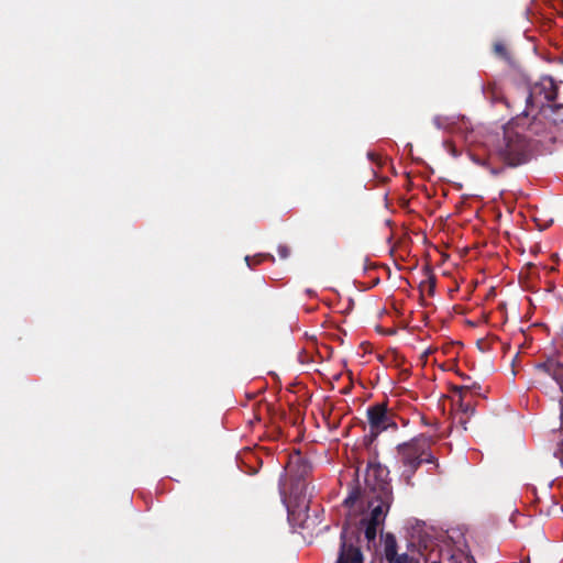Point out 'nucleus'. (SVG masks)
Returning a JSON list of instances; mask_svg holds the SVG:
<instances>
[{
    "instance_id": "obj_1",
    "label": "nucleus",
    "mask_w": 563,
    "mask_h": 563,
    "mask_svg": "<svg viewBox=\"0 0 563 563\" xmlns=\"http://www.w3.org/2000/svg\"><path fill=\"white\" fill-rule=\"evenodd\" d=\"M388 476L389 470L387 466L375 460L368 461L364 489L367 497L368 512L360 521L368 542L376 539L377 529L384 523L394 501L393 486Z\"/></svg>"
},
{
    "instance_id": "obj_2",
    "label": "nucleus",
    "mask_w": 563,
    "mask_h": 563,
    "mask_svg": "<svg viewBox=\"0 0 563 563\" xmlns=\"http://www.w3.org/2000/svg\"><path fill=\"white\" fill-rule=\"evenodd\" d=\"M525 118L512 119L503 129V135L496 139L490 156L506 167H518L528 163L532 155L531 139L525 133Z\"/></svg>"
},
{
    "instance_id": "obj_3",
    "label": "nucleus",
    "mask_w": 563,
    "mask_h": 563,
    "mask_svg": "<svg viewBox=\"0 0 563 563\" xmlns=\"http://www.w3.org/2000/svg\"><path fill=\"white\" fill-rule=\"evenodd\" d=\"M432 437L420 434L396 446V460L400 478L408 486H413V476L423 464H437V457L431 452Z\"/></svg>"
},
{
    "instance_id": "obj_4",
    "label": "nucleus",
    "mask_w": 563,
    "mask_h": 563,
    "mask_svg": "<svg viewBox=\"0 0 563 563\" xmlns=\"http://www.w3.org/2000/svg\"><path fill=\"white\" fill-rule=\"evenodd\" d=\"M558 95V86L553 78L543 76L538 81L528 87L526 96V109L522 111V117L527 119L533 109L540 112L544 110L549 102L554 101Z\"/></svg>"
},
{
    "instance_id": "obj_5",
    "label": "nucleus",
    "mask_w": 563,
    "mask_h": 563,
    "mask_svg": "<svg viewBox=\"0 0 563 563\" xmlns=\"http://www.w3.org/2000/svg\"><path fill=\"white\" fill-rule=\"evenodd\" d=\"M363 563L364 556L358 545V537L349 534L344 528L340 534V550L336 562Z\"/></svg>"
},
{
    "instance_id": "obj_6",
    "label": "nucleus",
    "mask_w": 563,
    "mask_h": 563,
    "mask_svg": "<svg viewBox=\"0 0 563 563\" xmlns=\"http://www.w3.org/2000/svg\"><path fill=\"white\" fill-rule=\"evenodd\" d=\"M416 544L410 542L407 552L398 553V544L394 534L387 533L384 540V556L388 563H420V559L413 554Z\"/></svg>"
},
{
    "instance_id": "obj_7",
    "label": "nucleus",
    "mask_w": 563,
    "mask_h": 563,
    "mask_svg": "<svg viewBox=\"0 0 563 563\" xmlns=\"http://www.w3.org/2000/svg\"><path fill=\"white\" fill-rule=\"evenodd\" d=\"M366 413L371 433L375 437L389 427L397 428V424L393 421V415L388 411L385 404L369 406Z\"/></svg>"
},
{
    "instance_id": "obj_8",
    "label": "nucleus",
    "mask_w": 563,
    "mask_h": 563,
    "mask_svg": "<svg viewBox=\"0 0 563 563\" xmlns=\"http://www.w3.org/2000/svg\"><path fill=\"white\" fill-rule=\"evenodd\" d=\"M288 470L291 476L296 479H305L312 471L310 461L305 457L299 451L289 455Z\"/></svg>"
},
{
    "instance_id": "obj_9",
    "label": "nucleus",
    "mask_w": 563,
    "mask_h": 563,
    "mask_svg": "<svg viewBox=\"0 0 563 563\" xmlns=\"http://www.w3.org/2000/svg\"><path fill=\"white\" fill-rule=\"evenodd\" d=\"M484 96L492 103L503 102L507 108H511L509 99L505 96L503 88L497 82H488L484 87Z\"/></svg>"
},
{
    "instance_id": "obj_10",
    "label": "nucleus",
    "mask_w": 563,
    "mask_h": 563,
    "mask_svg": "<svg viewBox=\"0 0 563 563\" xmlns=\"http://www.w3.org/2000/svg\"><path fill=\"white\" fill-rule=\"evenodd\" d=\"M537 369L550 375L560 385L563 382V364L548 360L537 365Z\"/></svg>"
},
{
    "instance_id": "obj_11",
    "label": "nucleus",
    "mask_w": 563,
    "mask_h": 563,
    "mask_svg": "<svg viewBox=\"0 0 563 563\" xmlns=\"http://www.w3.org/2000/svg\"><path fill=\"white\" fill-rule=\"evenodd\" d=\"M541 112L553 125L563 128V103L548 106Z\"/></svg>"
},
{
    "instance_id": "obj_12",
    "label": "nucleus",
    "mask_w": 563,
    "mask_h": 563,
    "mask_svg": "<svg viewBox=\"0 0 563 563\" xmlns=\"http://www.w3.org/2000/svg\"><path fill=\"white\" fill-rule=\"evenodd\" d=\"M275 262V257L269 253H260L253 257L245 256V263L250 268H254L256 265H260L264 261Z\"/></svg>"
},
{
    "instance_id": "obj_13",
    "label": "nucleus",
    "mask_w": 563,
    "mask_h": 563,
    "mask_svg": "<svg viewBox=\"0 0 563 563\" xmlns=\"http://www.w3.org/2000/svg\"><path fill=\"white\" fill-rule=\"evenodd\" d=\"M361 496V490L360 488H353L350 494L347 495V497L344 499L343 504L347 507H352L360 498Z\"/></svg>"
},
{
    "instance_id": "obj_14",
    "label": "nucleus",
    "mask_w": 563,
    "mask_h": 563,
    "mask_svg": "<svg viewBox=\"0 0 563 563\" xmlns=\"http://www.w3.org/2000/svg\"><path fill=\"white\" fill-rule=\"evenodd\" d=\"M494 53L503 59H509L507 47L501 42H497L494 44Z\"/></svg>"
},
{
    "instance_id": "obj_15",
    "label": "nucleus",
    "mask_w": 563,
    "mask_h": 563,
    "mask_svg": "<svg viewBox=\"0 0 563 563\" xmlns=\"http://www.w3.org/2000/svg\"><path fill=\"white\" fill-rule=\"evenodd\" d=\"M277 253H278L280 258L286 260L290 255V249L287 245H285V244H280L277 247Z\"/></svg>"
},
{
    "instance_id": "obj_16",
    "label": "nucleus",
    "mask_w": 563,
    "mask_h": 563,
    "mask_svg": "<svg viewBox=\"0 0 563 563\" xmlns=\"http://www.w3.org/2000/svg\"><path fill=\"white\" fill-rule=\"evenodd\" d=\"M539 125V119L537 117H533L532 121L528 125V131L532 134H539L541 131L538 128Z\"/></svg>"
},
{
    "instance_id": "obj_17",
    "label": "nucleus",
    "mask_w": 563,
    "mask_h": 563,
    "mask_svg": "<svg viewBox=\"0 0 563 563\" xmlns=\"http://www.w3.org/2000/svg\"><path fill=\"white\" fill-rule=\"evenodd\" d=\"M367 156H368V158H369L372 162H375V163H377L378 165H380V164H382V163H380L382 158H380V156H379L378 154H376V153H374V152H368Z\"/></svg>"
},
{
    "instance_id": "obj_18",
    "label": "nucleus",
    "mask_w": 563,
    "mask_h": 563,
    "mask_svg": "<svg viewBox=\"0 0 563 563\" xmlns=\"http://www.w3.org/2000/svg\"><path fill=\"white\" fill-rule=\"evenodd\" d=\"M461 408H462V410H463L464 412H468V411H470V412H473V411H474V409H473V407L471 406V404H463V402H461Z\"/></svg>"
},
{
    "instance_id": "obj_19",
    "label": "nucleus",
    "mask_w": 563,
    "mask_h": 563,
    "mask_svg": "<svg viewBox=\"0 0 563 563\" xmlns=\"http://www.w3.org/2000/svg\"><path fill=\"white\" fill-rule=\"evenodd\" d=\"M559 386H560V389L562 393V397L560 399V408H561V415L563 416V382Z\"/></svg>"
},
{
    "instance_id": "obj_20",
    "label": "nucleus",
    "mask_w": 563,
    "mask_h": 563,
    "mask_svg": "<svg viewBox=\"0 0 563 563\" xmlns=\"http://www.w3.org/2000/svg\"><path fill=\"white\" fill-rule=\"evenodd\" d=\"M504 172V167H500V168H492L490 169V173L495 176L501 174Z\"/></svg>"
},
{
    "instance_id": "obj_21",
    "label": "nucleus",
    "mask_w": 563,
    "mask_h": 563,
    "mask_svg": "<svg viewBox=\"0 0 563 563\" xmlns=\"http://www.w3.org/2000/svg\"><path fill=\"white\" fill-rule=\"evenodd\" d=\"M433 123L435 124L437 128H442V124H441V121H440V117H435L433 119Z\"/></svg>"
},
{
    "instance_id": "obj_22",
    "label": "nucleus",
    "mask_w": 563,
    "mask_h": 563,
    "mask_svg": "<svg viewBox=\"0 0 563 563\" xmlns=\"http://www.w3.org/2000/svg\"><path fill=\"white\" fill-rule=\"evenodd\" d=\"M456 390L462 394L464 390H468V387L466 386H461V387H457Z\"/></svg>"
},
{
    "instance_id": "obj_23",
    "label": "nucleus",
    "mask_w": 563,
    "mask_h": 563,
    "mask_svg": "<svg viewBox=\"0 0 563 563\" xmlns=\"http://www.w3.org/2000/svg\"><path fill=\"white\" fill-rule=\"evenodd\" d=\"M307 292H308V295H312L313 294V291L310 290V289H308Z\"/></svg>"
},
{
    "instance_id": "obj_24",
    "label": "nucleus",
    "mask_w": 563,
    "mask_h": 563,
    "mask_svg": "<svg viewBox=\"0 0 563 563\" xmlns=\"http://www.w3.org/2000/svg\"><path fill=\"white\" fill-rule=\"evenodd\" d=\"M335 563H342V562L340 561V562H335Z\"/></svg>"
},
{
    "instance_id": "obj_25",
    "label": "nucleus",
    "mask_w": 563,
    "mask_h": 563,
    "mask_svg": "<svg viewBox=\"0 0 563 563\" xmlns=\"http://www.w3.org/2000/svg\"><path fill=\"white\" fill-rule=\"evenodd\" d=\"M561 451L563 452V449H561Z\"/></svg>"
}]
</instances>
